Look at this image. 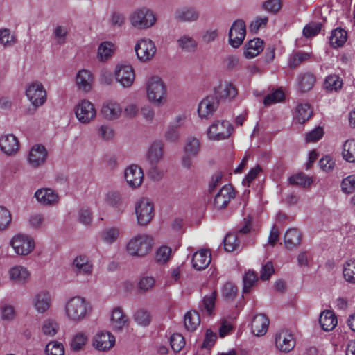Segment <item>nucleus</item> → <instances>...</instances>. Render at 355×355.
Returning <instances> with one entry per match:
<instances>
[{
    "mask_svg": "<svg viewBox=\"0 0 355 355\" xmlns=\"http://www.w3.org/2000/svg\"><path fill=\"white\" fill-rule=\"evenodd\" d=\"M224 248L227 252H234L237 250L240 245V241L238 234L235 233H228L224 240Z\"/></svg>",
    "mask_w": 355,
    "mask_h": 355,
    "instance_id": "a18cd8bd",
    "label": "nucleus"
},
{
    "mask_svg": "<svg viewBox=\"0 0 355 355\" xmlns=\"http://www.w3.org/2000/svg\"><path fill=\"white\" fill-rule=\"evenodd\" d=\"M114 52V44L110 42H104L100 44L98 49V56L100 60L108 59Z\"/></svg>",
    "mask_w": 355,
    "mask_h": 355,
    "instance_id": "8fccbe9b",
    "label": "nucleus"
},
{
    "mask_svg": "<svg viewBox=\"0 0 355 355\" xmlns=\"http://www.w3.org/2000/svg\"><path fill=\"white\" fill-rule=\"evenodd\" d=\"M219 101L214 95L204 98L199 103L198 113L201 119H208L216 111Z\"/></svg>",
    "mask_w": 355,
    "mask_h": 355,
    "instance_id": "4468645a",
    "label": "nucleus"
},
{
    "mask_svg": "<svg viewBox=\"0 0 355 355\" xmlns=\"http://www.w3.org/2000/svg\"><path fill=\"white\" fill-rule=\"evenodd\" d=\"M343 276L349 283H355V259L347 261L343 265Z\"/></svg>",
    "mask_w": 355,
    "mask_h": 355,
    "instance_id": "49530a36",
    "label": "nucleus"
},
{
    "mask_svg": "<svg viewBox=\"0 0 355 355\" xmlns=\"http://www.w3.org/2000/svg\"><path fill=\"white\" fill-rule=\"evenodd\" d=\"M343 158L349 162H354L355 161V140H347L343 145Z\"/></svg>",
    "mask_w": 355,
    "mask_h": 355,
    "instance_id": "09e8293b",
    "label": "nucleus"
},
{
    "mask_svg": "<svg viewBox=\"0 0 355 355\" xmlns=\"http://www.w3.org/2000/svg\"><path fill=\"white\" fill-rule=\"evenodd\" d=\"M275 345L282 352H289L295 345L293 335L288 330H281L275 334Z\"/></svg>",
    "mask_w": 355,
    "mask_h": 355,
    "instance_id": "dca6fc26",
    "label": "nucleus"
},
{
    "mask_svg": "<svg viewBox=\"0 0 355 355\" xmlns=\"http://www.w3.org/2000/svg\"><path fill=\"white\" fill-rule=\"evenodd\" d=\"M211 260V252L207 250H200L193 255V267L197 270H204L209 265Z\"/></svg>",
    "mask_w": 355,
    "mask_h": 355,
    "instance_id": "a878e982",
    "label": "nucleus"
},
{
    "mask_svg": "<svg viewBox=\"0 0 355 355\" xmlns=\"http://www.w3.org/2000/svg\"><path fill=\"white\" fill-rule=\"evenodd\" d=\"M15 43V38L7 28L0 30V44L4 46H12Z\"/></svg>",
    "mask_w": 355,
    "mask_h": 355,
    "instance_id": "774afa93",
    "label": "nucleus"
},
{
    "mask_svg": "<svg viewBox=\"0 0 355 355\" xmlns=\"http://www.w3.org/2000/svg\"><path fill=\"white\" fill-rule=\"evenodd\" d=\"M347 41V32L342 28L334 30L329 37V42L334 48L342 46Z\"/></svg>",
    "mask_w": 355,
    "mask_h": 355,
    "instance_id": "4c0bfd02",
    "label": "nucleus"
},
{
    "mask_svg": "<svg viewBox=\"0 0 355 355\" xmlns=\"http://www.w3.org/2000/svg\"><path fill=\"white\" fill-rule=\"evenodd\" d=\"M289 182L292 185L305 187L311 184L312 180L304 174L299 173L291 176L289 178Z\"/></svg>",
    "mask_w": 355,
    "mask_h": 355,
    "instance_id": "6e6d98bb",
    "label": "nucleus"
},
{
    "mask_svg": "<svg viewBox=\"0 0 355 355\" xmlns=\"http://www.w3.org/2000/svg\"><path fill=\"white\" fill-rule=\"evenodd\" d=\"M163 157V144L155 141L150 145L148 153L147 159L151 165H157Z\"/></svg>",
    "mask_w": 355,
    "mask_h": 355,
    "instance_id": "7c9ffc66",
    "label": "nucleus"
},
{
    "mask_svg": "<svg viewBox=\"0 0 355 355\" xmlns=\"http://www.w3.org/2000/svg\"><path fill=\"white\" fill-rule=\"evenodd\" d=\"M257 280V275L254 271L248 270L243 278V293H248Z\"/></svg>",
    "mask_w": 355,
    "mask_h": 355,
    "instance_id": "5fc2aeb1",
    "label": "nucleus"
},
{
    "mask_svg": "<svg viewBox=\"0 0 355 355\" xmlns=\"http://www.w3.org/2000/svg\"><path fill=\"white\" fill-rule=\"evenodd\" d=\"M67 34V27L62 25H57L53 32V36L58 44H64L66 42Z\"/></svg>",
    "mask_w": 355,
    "mask_h": 355,
    "instance_id": "603ef678",
    "label": "nucleus"
},
{
    "mask_svg": "<svg viewBox=\"0 0 355 355\" xmlns=\"http://www.w3.org/2000/svg\"><path fill=\"white\" fill-rule=\"evenodd\" d=\"M115 337L109 331L98 332L93 338V346L98 351L106 352L115 345Z\"/></svg>",
    "mask_w": 355,
    "mask_h": 355,
    "instance_id": "ddd939ff",
    "label": "nucleus"
},
{
    "mask_svg": "<svg viewBox=\"0 0 355 355\" xmlns=\"http://www.w3.org/2000/svg\"><path fill=\"white\" fill-rule=\"evenodd\" d=\"M238 94L237 89L234 84L228 82L220 83L214 89V96L218 101L232 100Z\"/></svg>",
    "mask_w": 355,
    "mask_h": 355,
    "instance_id": "412c9836",
    "label": "nucleus"
},
{
    "mask_svg": "<svg viewBox=\"0 0 355 355\" xmlns=\"http://www.w3.org/2000/svg\"><path fill=\"white\" fill-rule=\"evenodd\" d=\"M319 322L324 331H329L336 326L337 318L331 311L327 310L321 313Z\"/></svg>",
    "mask_w": 355,
    "mask_h": 355,
    "instance_id": "473e14b6",
    "label": "nucleus"
},
{
    "mask_svg": "<svg viewBox=\"0 0 355 355\" xmlns=\"http://www.w3.org/2000/svg\"><path fill=\"white\" fill-rule=\"evenodd\" d=\"M200 17L199 12L193 7H184L178 9L175 12V18L183 22L196 21Z\"/></svg>",
    "mask_w": 355,
    "mask_h": 355,
    "instance_id": "cd10ccee",
    "label": "nucleus"
},
{
    "mask_svg": "<svg viewBox=\"0 0 355 355\" xmlns=\"http://www.w3.org/2000/svg\"><path fill=\"white\" fill-rule=\"evenodd\" d=\"M222 294L225 300L232 301L237 294V288L233 283L227 282L223 286Z\"/></svg>",
    "mask_w": 355,
    "mask_h": 355,
    "instance_id": "bf43d9fd",
    "label": "nucleus"
},
{
    "mask_svg": "<svg viewBox=\"0 0 355 355\" xmlns=\"http://www.w3.org/2000/svg\"><path fill=\"white\" fill-rule=\"evenodd\" d=\"M269 319L264 314L259 313L254 315L252 320L251 330L256 336L265 335L268 329Z\"/></svg>",
    "mask_w": 355,
    "mask_h": 355,
    "instance_id": "b1692460",
    "label": "nucleus"
},
{
    "mask_svg": "<svg viewBox=\"0 0 355 355\" xmlns=\"http://www.w3.org/2000/svg\"><path fill=\"white\" fill-rule=\"evenodd\" d=\"M59 329L58 323L53 319H45L42 325V331L44 335L49 337H53L58 333Z\"/></svg>",
    "mask_w": 355,
    "mask_h": 355,
    "instance_id": "37998d69",
    "label": "nucleus"
},
{
    "mask_svg": "<svg viewBox=\"0 0 355 355\" xmlns=\"http://www.w3.org/2000/svg\"><path fill=\"white\" fill-rule=\"evenodd\" d=\"M26 96L33 106V109L28 110L29 114H33L36 109L43 105L46 101V92L43 85L37 81L27 85Z\"/></svg>",
    "mask_w": 355,
    "mask_h": 355,
    "instance_id": "20e7f679",
    "label": "nucleus"
},
{
    "mask_svg": "<svg viewBox=\"0 0 355 355\" xmlns=\"http://www.w3.org/2000/svg\"><path fill=\"white\" fill-rule=\"evenodd\" d=\"M302 240V234L297 229H288L284 237L285 247L288 250H293L297 248Z\"/></svg>",
    "mask_w": 355,
    "mask_h": 355,
    "instance_id": "c756f323",
    "label": "nucleus"
},
{
    "mask_svg": "<svg viewBox=\"0 0 355 355\" xmlns=\"http://www.w3.org/2000/svg\"><path fill=\"white\" fill-rule=\"evenodd\" d=\"M88 341V335L86 332H76L70 340V347L73 352H79L84 349Z\"/></svg>",
    "mask_w": 355,
    "mask_h": 355,
    "instance_id": "c9c22d12",
    "label": "nucleus"
},
{
    "mask_svg": "<svg viewBox=\"0 0 355 355\" xmlns=\"http://www.w3.org/2000/svg\"><path fill=\"white\" fill-rule=\"evenodd\" d=\"M45 352L46 355H64V348L61 343L53 340L46 345Z\"/></svg>",
    "mask_w": 355,
    "mask_h": 355,
    "instance_id": "3c124183",
    "label": "nucleus"
},
{
    "mask_svg": "<svg viewBox=\"0 0 355 355\" xmlns=\"http://www.w3.org/2000/svg\"><path fill=\"white\" fill-rule=\"evenodd\" d=\"M105 202L113 207H119L122 203V196L119 191H109L105 198Z\"/></svg>",
    "mask_w": 355,
    "mask_h": 355,
    "instance_id": "13d9d810",
    "label": "nucleus"
},
{
    "mask_svg": "<svg viewBox=\"0 0 355 355\" xmlns=\"http://www.w3.org/2000/svg\"><path fill=\"white\" fill-rule=\"evenodd\" d=\"M128 184L132 188L140 187L144 180V172L141 167L132 164L126 168L124 173Z\"/></svg>",
    "mask_w": 355,
    "mask_h": 355,
    "instance_id": "a211bd4d",
    "label": "nucleus"
},
{
    "mask_svg": "<svg viewBox=\"0 0 355 355\" xmlns=\"http://www.w3.org/2000/svg\"><path fill=\"white\" fill-rule=\"evenodd\" d=\"M93 76L87 70H80L76 78V83L78 89L84 92H88L92 89L93 85Z\"/></svg>",
    "mask_w": 355,
    "mask_h": 355,
    "instance_id": "bb28decb",
    "label": "nucleus"
},
{
    "mask_svg": "<svg viewBox=\"0 0 355 355\" xmlns=\"http://www.w3.org/2000/svg\"><path fill=\"white\" fill-rule=\"evenodd\" d=\"M137 58L141 62H147L155 56L157 49L155 43L147 38L140 39L135 46Z\"/></svg>",
    "mask_w": 355,
    "mask_h": 355,
    "instance_id": "1a4fd4ad",
    "label": "nucleus"
},
{
    "mask_svg": "<svg viewBox=\"0 0 355 355\" xmlns=\"http://www.w3.org/2000/svg\"><path fill=\"white\" fill-rule=\"evenodd\" d=\"M11 221L10 211L4 207L0 206V230L8 227Z\"/></svg>",
    "mask_w": 355,
    "mask_h": 355,
    "instance_id": "338daca9",
    "label": "nucleus"
},
{
    "mask_svg": "<svg viewBox=\"0 0 355 355\" xmlns=\"http://www.w3.org/2000/svg\"><path fill=\"white\" fill-rule=\"evenodd\" d=\"M232 129V126L228 121H216L209 126L207 135L211 140H223L230 137Z\"/></svg>",
    "mask_w": 355,
    "mask_h": 355,
    "instance_id": "6e6552de",
    "label": "nucleus"
},
{
    "mask_svg": "<svg viewBox=\"0 0 355 355\" xmlns=\"http://www.w3.org/2000/svg\"><path fill=\"white\" fill-rule=\"evenodd\" d=\"M111 326L114 331H121L128 325V318L119 307L114 308L111 313Z\"/></svg>",
    "mask_w": 355,
    "mask_h": 355,
    "instance_id": "c85d7f7f",
    "label": "nucleus"
},
{
    "mask_svg": "<svg viewBox=\"0 0 355 355\" xmlns=\"http://www.w3.org/2000/svg\"><path fill=\"white\" fill-rule=\"evenodd\" d=\"M200 148L199 141L196 138H190L187 140L184 150L185 153L189 156H196Z\"/></svg>",
    "mask_w": 355,
    "mask_h": 355,
    "instance_id": "052dcab7",
    "label": "nucleus"
},
{
    "mask_svg": "<svg viewBox=\"0 0 355 355\" xmlns=\"http://www.w3.org/2000/svg\"><path fill=\"white\" fill-rule=\"evenodd\" d=\"M147 99L156 106H162L166 103V87L161 78L157 76L150 77L146 83Z\"/></svg>",
    "mask_w": 355,
    "mask_h": 355,
    "instance_id": "f03ea898",
    "label": "nucleus"
},
{
    "mask_svg": "<svg viewBox=\"0 0 355 355\" xmlns=\"http://www.w3.org/2000/svg\"><path fill=\"white\" fill-rule=\"evenodd\" d=\"M342 191L345 193H352L355 191V176L349 175L344 178L341 182Z\"/></svg>",
    "mask_w": 355,
    "mask_h": 355,
    "instance_id": "e2e57ef3",
    "label": "nucleus"
},
{
    "mask_svg": "<svg viewBox=\"0 0 355 355\" xmlns=\"http://www.w3.org/2000/svg\"><path fill=\"white\" fill-rule=\"evenodd\" d=\"M74 113L77 120L82 124H89L96 117L94 105L89 100L83 99L74 107Z\"/></svg>",
    "mask_w": 355,
    "mask_h": 355,
    "instance_id": "423d86ee",
    "label": "nucleus"
},
{
    "mask_svg": "<svg viewBox=\"0 0 355 355\" xmlns=\"http://www.w3.org/2000/svg\"><path fill=\"white\" fill-rule=\"evenodd\" d=\"M135 214L139 225H146L154 216V207L148 198H141L135 204Z\"/></svg>",
    "mask_w": 355,
    "mask_h": 355,
    "instance_id": "0eeeda50",
    "label": "nucleus"
},
{
    "mask_svg": "<svg viewBox=\"0 0 355 355\" xmlns=\"http://www.w3.org/2000/svg\"><path fill=\"white\" fill-rule=\"evenodd\" d=\"M343 85V81L337 75L328 76L324 83V87L327 92H337Z\"/></svg>",
    "mask_w": 355,
    "mask_h": 355,
    "instance_id": "c03bdc74",
    "label": "nucleus"
},
{
    "mask_svg": "<svg viewBox=\"0 0 355 355\" xmlns=\"http://www.w3.org/2000/svg\"><path fill=\"white\" fill-rule=\"evenodd\" d=\"M19 148L17 138L12 134L3 135L0 137V149L7 155L17 153Z\"/></svg>",
    "mask_w": 355,
    "mask_h": 355,
    "instance_id": "5701e85b",
    "label": "nucleus"
},
{
    "mask_svg": "<svg viewBox=\"0 0 355 355\" xmlns=\"http://www.w3.org/2000/svg\"><path fill=\"white\" fill-rule=\"evenodd\" d=\"M120 230L118 227H108L103 230L101 234L102 241L107 244H112L120 236Z\"/></svg>",
    "mask_w": 355,
    "mask_h": 355,
    "instance_id": "ea45409f",
    "label": "nucleus"
},
{
    "mask_svg": "<svg viewBox=\"0 0 355 355\" xmlns=\"http://www.w3.org/2000/svg\"><path fill=\"white\" fill-rule=\"evenodd\" d=\"M72 270L77 275L89 276L92 274L93 264L85 255L77 256L72 262Z\"/></svg>",
    "mask_w": 355,
    "mask_h": 355,
    "instance_id": "f3484780",
    "label": "nucleus"
},
{
    "mask_svg": "<svg viewBox=\"0 0 355 355\" xmlns=\"http://www.w3.org/2000/svg\"><path fill=\"white\" fill-rule=\"evenodd\" d=\"M216 298V292L213 291L209 295H205L200 305V309L207 315H211L215 307V302Z\"/></svg>",
    "mask_w": 355,
    "mask_h": 355,
    "instance_id": "79ce46f5",
    "label": "nucleus"
},
{
    "mask_svg": "<svg viewBox=\"0 0 355 355\" xmlns=\"http://www.w3.org/2000/svg\"><path fill=\"white\" fill-rule=\"evenodd\" d=\"M34 196L40 204L45 206L54 205L59 200L58 193L50 188H41L37 189Z\"/></svg>",
    "mask_w": 355,
    "mask_h": 355,
    "instance_id": "4be33fe9",
    "label": "nucleus"
},
{
    "mask_svg": "<svg viewBox=\"0 0 355 355\" xmlns=\"http://www.w3.org/2000/svg\"><path fill=\"white\" fill-rule=\"evenodd\" d=\"M116 80L124 87H130L135 80V73L130 65H120L115 72Z\"/></svg>",
    "mask_w": 355,
    "mask_h": 355,
    "instance_id": "6ab92c4d",
    "label": "nucleus"
},
{
    "mask_svg": "<svg viewBox=\"0 0 355 355\" xmlns=\"http://www.w3.org/2000/svg\"><path fill=\"white\" fill-rule=\"evenodd\" d=\"M171 254V248L162 246L157 250L155 259L157 262L166 263L169 259Z\"/></svg>",
    "mask_w": 355,
    "mask_h": 355,
    "instance_id": "0e129e2a",
    "label": "nucleus"
},
{
    "mask_svg": "<svg viewBox=\"0 0 355 355\" xmlns=\"http://www.w3.org/2000/svg\"><path fill=\"white\" fill-rule=\"evenodd\" d=\"M200 323V318L196 311H188L184 315V326L188 331H193L196 329Z\"/></svg>",
    "mask_w": 355,
    "mask_h": 355,
    "instance_id": "58836bf2",
    "label": "nucleus"
},
{
    "mask_svg": "<svg viewBox=\"0 0 355 355\" xmlns=\"http://www.w3.org/2000/svg\"><path fill=\"white\" fill-rule=\"evenodd\" d=\"M312 114V110L309 103L298 104L296 107L295 118L300 123L307 121Z\"/></svg>",
    "mask_w": 355,
    "mask_h": 355,
    "instance_id": "a19ab883",
    "label": "nucleus"
},
{
    "mask_svg": "<svg viewBox=\"0 0 355 355\" xmlns=\"http://www.w3.org/2000/svg\"><path fill=\"white\" fill-rule=\"evenodd\" d=\"M132 26L137 29L144 30L152 27L157 21L155 13L146 8L135 10L129 17Z\"/></svg>",
    "mask_w": 355,
    "mask_h": 355,
    "instance_id": "39448f33",
    "label": "nucleus"
},
{
    "mask_svg": "<svg viewBox=\"0 0 355 355\" xmlns=\"http://www.w3.org/2000/svg\"><path fill=\"white\" fill-rule=\"evenodd\" d=\"M315 83V78L313 73L306 72L301 73L297 78L299 90L302 92L310 91Z\"/></svg>",
    "mask_w": 355,
    "mask_h": 355,
    "instance_id": "f704fd0d",
    "label": "nucleus"
},
{
    "mask_svg": "<svg viewBox=\"0 0 355 355\" xmlns=\"http://www.w3.org/2000/svg\"><path fill=\"white\" fill-rule=\"evenodd\" d=\"M234 198L235 193L232 187L230 184H225L214 196L213 205L217 209H224Z\"/></svg>",
    "mask_w": 355,
    "mask_h": 355,
    "instance_id": "2eb2a0df",
    "label": "nucleus"
},
{
    "mask_svg": "<svg viewBox=\"0 0 355 355\" xmlns=\"http://www.w3.org/2000/svg\"><path fill=\"white\" fill-rule=\"evenodd\" d=\"M282 7L280 0H267L263 3V8L268 12L276 14Z\"/></svg>",
    "mask_w": 355,
    "mask_h": 355,
    "instance_id": "69168bd1",
    "label": "nucleus"
},
{
    "mask_svg": "<svg viewBox=\"0 0 355 355\" xmlns=\"http://www.w3.org/2000/svg\"><path fill=\"white\" fill-rule=\"evenodd\" d=\"M9 276L11 280L16 283L21 284L28 279L30 273L25 267L15 266L10 269Z\"/></svg>",
    "mask_w": 355,
    "mask_h": 355,
    "instance_id": "72a5a7b5",
    "label": "nucleus"
},
{
    "mask_svg": "<svg viewBox=\"0 0 355 355\" xmlns=\"http://www.w3.org/2000/svg\"><path fill=\"white\" fill-rule=\"evenodd\" d=\"M180 49L186 52H193L198 46L196 40L189 35H183L177 40Z\"/></svg>",
    "mask_w": 355,
    "mask_h": 355,
    "instance_id": "e433bc0d",
    "label": "nucleus"
},
{
    "mask_svg": "<svg viewBox=\"0 0 355 355\" xmlns=\"http://www.w3.org/2000/svg\"><path fill=\"white\" fill-rule=\"evenodd\" d=\"M134 320L139 325L147 327L151 322V315L148 310L141 308L135 313Z\"/></svg>",
    "mask_w": 355,
    "mask_h": 355,
    "instance_id": "de8ad7c7",
    "label": "nucleus"
},
{
    "mask_svg": "<svg viewBox=\"0 0 355 355\" xmlns=\"http://www.w3.org/2000/svg\"><path fill=\"white\" fill-rule=\"evenodd\" d=\"M322 28L320 22H311L303 29V34L306 37H311L320 33Z\"/></svg>",
    "mask_w": 355,
    "mask_h": 355,
    "instance_id": "680f3d73",
    "label": "nucleus"
},
{
    "mask_svg": "<svg viewBox=\"0 0 355 355\" xmlns=\"http://www.w3.org/2000/svg\"><path fill=\"white\" fill-rule=\"evenodd\" d=\"M246 35L245 22L242 19L234 21L230 27L228 36L229 44L234 48L240 46Z\"/></svg>",
    "mask_w": 355,
    "mask_h": 355,
    "instance_id": "9b49d317",
    "label": "nucleus"
},
{
    "mask_svg": "<svg viewBox=\"0 0 355 355\" xmlns=\"http://www.w3.org/2000/svg\"><path fill=\"white\" fill-rule=\"evenodd\" d=\"M170 344L175 352H179L185 345L184 338L180 334H173L170 338Z\"/></svg>",
    "mask_w": 355,
    "mask_h": 355,
    "instance_id": "4d7b16f0",
    "label": "nucleus"
},
{
    "mask_svg": "<svg viewBox=\"0 0 355 355\" xmlns=\"http://www.w3.org/2000/svg\"><path fill=\"white\" fill-rule=\"evenodd\" d=\"M11 245L17 254L27 255L34 250L35 243L32 237L18 234L11 240Z\"/></svg>",
    "mask_w": 355,
    "mask_h": 355,
    "instance_id": "9d476101",
    "label": "nucleus"
},
{
    "mask_svg": "<svg viewBox=\"0 0 355 355\" xmlns=\"http://www.w3.org/2000/svg\"><path fill=\"white\" fill-rule=\"evenodd\" d=\"M122 113V107L116 101H109L103 103L101 114L107 120L112 121L119 118Z\"/></svg>",
    "mask_w": 355,
    "mask_h": 355,
    "instance_id": "393cba45",
    "label": "nucleus"
},
{
    "mask_svg": "<svg viewBox=\"0 0 355 355\" xmlns=\"http://www.w3.org/2000/svg\"><path fill=\"white\" fill-rule=\"evenodd\" d=\"M51 295L46 291L38 292L32 300V305L39 313H44L47 311L51 306Z\"/></svg>",
    "mask_w": 355,
    "mask_h": 355,
    "instance_id": "aec40b11",
    "label": "nucleus"
},
{
    "mask_svg": "<svg viewBox=\"0 0 355 355\" xmlns=\"http://www.w3.org/2000/svg\"><path fill=\"white\" fill-rule=\"evenodd\" d=\"M47 156V150L43 145L35 144L29 151L27 162L31 168H37L45 164Z\"/></svg>",
    "mask_w": 355,
    "mask_h": 355,
    "instance_id": "f8f14e48",
    "label": "nucleus"
},
{
    "mask_svg": "<svg viewBox=\"0 0 355 355\" xmlns=\"http://www.w3.org/2000/svg\"><path fill=\"white\" fill-rule=\"evenodd\" d=\"M64 309L67 318L73 322L85 320L92 311L89 302L80 296L70 297L67 301Z\"/></svg>",
    "mask_w": 355,
    "mask_h": 355,
    "instance_id": "f257e3e1",
    "label": "nucleus"
},
{
    "mask_svg": "<svg viewBox=\"0 0 355 355\" xmlns=\"http://www.w3.org/2000/svg\"><path fill=\"white\" fill-rule=\"evenodd\" d=\"M263 41L259 38L250 40L245 46L243 55L247 59H252L258 55L263 49Z\"/></svg>",
    "mask_w": 355,
    "mask_h": 355,
    "instance_id": "2f4dec72",
    "label": "nucleus"
},
{
    "mask_svg": "<svg viewBox=\"0 0 355 355\" xmlns=\"http://www.w3.org/2000/svg\"><path fill=\"white\" fill-rule=\"evenodd\" d=\"M284 99V93L280 89L275 90L271 94H268L265 96L263 103L268 106L271 104L277 103L282 101Z\"/></svg>",
    "mask_w": 355,
    "mask_h": 355,
    "instance_id": "864d4df0",
    "label": "nucleus"
},
{
    "mask_svg": "<svg viewBox=\"0 0 355 355\" xmlns=\"http://www.w3.org/2000/svg\"><path fill=\"white\" fill-rule=\"evenodd\" d=\"M153 238L146 234H139L132 236L126 245V250L132 257H143L153 249Z\"/></svg>",
    "mask_w": 355,
    "mask_h": 355,
    "instance_id": "7ed1b4c3",
    "label": "nucleus"
}]
</instances>
